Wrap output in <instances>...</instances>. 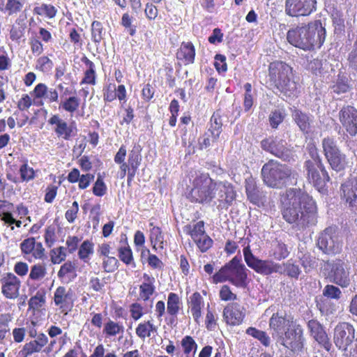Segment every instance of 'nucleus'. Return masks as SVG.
I'll list each match as a JSON object with an SVG mask.
<instances>
[{
	"mask_svg": "<svg viewBox=\"0 0 357 357\" xmlns=\"http://www.w3.org/2000/svg\"><path fill=\"white\" fill-rule=\"evenodd\" d=\"M281 213L289 224H295L303 230L317 222V206L312 196L297 188L286 191L282 201Z\"/></svg>",
	"mask_w": 357,
	"mask_h": 357,
	"instance_id": "1",
	"label": "nucleus"
},
{
	"mask_svg": "<svg viewBox=\"0 0 357 357\" xmlns=\"http://www.w3.org/2000/svg\"><path fill=\"white\" fill-rule=\"evenodd\" d=\"M216 197L220 206H231L236 198L233 184L227 181L213 179L208 173L197 174L192 181V188L187 198L192 203L208 204Z\"/></svg>",
	"mask_w": 357,
	"mask_h": 357,
	"instance_id": "2",
	"label": "nucleus"
},
{
	"mask_svg": "<svg viewBox=\"0 0 357 357\" xmlns=\"http://www.w3.org/2000/svg\"><path fill=\"white\" fill-rule=\"evenodd\" d=\"M326 37V30L320 20L301 24L290 29L287 33L289 43L304 51L320 49Z\"/></svg>",
	"mask_w": 357,
	"mask_h": 357,
	"instance_id": "3",
	"label": "nucleus"
},
{
	"mask_svg": "<svg viewBox=\"0 0 357 357\" xmlns=\"http://www.w3.org/2000/svg\"><path fill=\"white\" fill-rule=\"evenodd\" d=\"M244 260L248 267L256 273L269 275L273 273H282V268L280 264L268 259H260L253 255L250 246L248 245L243 250ZM283 273L291 278L297 279L301 274L299 266L290 261L283 264Z\"/></svg>",
	"mask_w": 357,
	"mask_h": 357,
	"instance_id": "4",
	"label": "nucleus"
},
{
	"mask_svg": "<svg viewBox=\"0 0 357 357\" xmlns=\"http://www.w3.org/2000/svg\"><path fill=\"white\" fill-rule=\"evenodd\" d=\"M268 76L271 85L286 96H295L298 83L294 80L293 68L282 61H273L268 68Z\"/></svg>",
	"mask_w": 357,
	"mask_h": 357,
	"instance_id": "5",
	"label": "nucleus"
},
{
	"mask_svg": "<svg viewBox=\"0 0 357 357\" xmlns=\"http://www.w3.org/2000/svg\"><path fill=\"white\" fill-rule=\"evenodd\" d=\"M248 271L241 257L235 256L212 275V282L213 284L229 282L237 288L245 289L249 283Z\"/></svg>",
	"mask_w": 357,
	"mask_h": 357,
	"instance_id": "6",
	"label": "nucleus"
},
{
	"mask_svg": "<svg viewBox=\"0 0 357 357\" xmlns=\"http://www.w3.org/2000/svg\"><path fill=\"white\" fill-rule=\"evenodd\" d=\"M312 160L304 162V169L307 180L320 192L327 191V183L330 182V176L322 162L315 146L309 149Z\"/></svg>",
	"mask_w": 357,
	"mask_h": 357,
	"instance_id": "7",
	"label": "nucleus"
},
{
	"mask_svg": "<svg viewBox=\"0 0 357 357\" xmlns=\"http://www.w3.org/2000/svg\"><path fill=\"white\" fill-rule=\"evenodd\" d=\"M142 149L140 146H134L128 152L127 161H125L127 149L121 145L114 155V160L119 165L120 176L123 178L127 175V184L130 186L142 163Z\"/></svg>",
	"mask_w": 357,
	"mask_h": 357,
	"instance_id": "8",
	"label": "nucleus"
},
{
	"mask_svg": "<svg viewBox=\"0 0 357 357\" xmlns=\"http://www.w3.org/2000/svg\"><path fill=\"white\" fill-rule=\"evenodd\" d=\"M294 173L291 167L273 159L266 162L261 171L264 182L273 188H282L286 185L288 181L294 178Z\"/></svg>",
	"mask_w": 357,
	"mask_h": 357,
	"instance_id": "9",
	"label": "nucleus"
},
{
	"mask_svg": "<svg viewBox=\"0 0 357 357\" xmlns=\"http://www.w3.org/2000/svg\"><path fill=\"white\" fill-rule=\"evenodd\" d=\"M277 341L294 354H300L305 349L303 328L297 324L292 328L286 331Z\"/></svg>",
	"mask_w": 357,
	"mask_h": 357,
	"instance_id": "10",
	"label": "nucleus"
},
{
	"mask_svg": "<svg viewBox=\"0 0 357 357\" xmlns=\"http://www.w3.org/2000/svg\"><path fill=\"white\" fill-rule=\"evenodd\" d=\"M260 146L264 151L284 161H289L293 158L292 151L287 146V142L278 137L271 135L263 139Z\"/></svg>",
	"mask_w": 357,
	"mask_h": 357,
	"instance_id": "11",
	"label": "nucleus"
},
{
	"mask_svg": "<svg viewBox=\"0 0 357 357\" xmlns=\"http://www.w3.org/2000/svg\"><path fill=\"white\" fill-rule=\"evenodd\" d=\"M356 338V329L352 324L347 321L339 322L334 328L333 342L341 351H347Z\"/></svg>",
	"mask_w": 357,
	"mask_h": 357,
	"instance_id": "12",
	"label": "nucleus"
},
{
	"mask_svg": "<svg viewBox=\"0 0 357 357\" xmlns=\"http://www.w3.org/2000/svg\"><path fill=\"white\" fill-rule=\"evenodd\" d=\"M297 324L294 316L275 312L271 317L268 325L271 331H272L273 337L278 340L286 331L292 328Z\"/></svg>",
	"mask_w": 357,
	"mask_h": 357,
	"instance_id": "13",
	"label": "nucleus"
},
{
	"mask_svg": "<svg viewBox=\"0 0 357 357\" xmlns=\"http://www.w3.org/2000/svg\"><path fill=\"white\" fill-rule=\"evenodd\" d=\"M53 301L60 312L67 315L72 311L74 306V293L70 289L59 286L54 292Z\"/></svg>",
	"mask_w": 357,
	"mask_h": 357,
	"instance_id": "14",
	"label": "nucleus"
},
{
	"mask_svg": "<svg viewBox=\"0 0 357 357\" xmlns=\"http://www.w3.org/2000/svg\"><path fill=\"white\" fill-rule=\"evenodd\" d=\"M341 202L354 209L357 203V176H350L341 184L340 188Z\"/></svg>",
	"mask_w": 357,
	"mask_h": 357,
	"instance_id": "15",
	"label": "nucleus"
},
{
	"mask_svg": "<svg viewBox=\"0 0 357 357\" xmlns=\"http://www.w3.org/2000/svg\"><path fill=\"white\" fill-rule=\"evenodd\" d=\"M316 0H287L286 13L291 17L307 16L316 9Z\"/></svg>",
	"mask_w": 357,
	"mask_h": 357,
	"instance_id": "16",
	"label": "nucleus"
},
{
	"mask_svg": "<svg viewBox=\"0 0 357 357\" xmlns=\"http://www.w3.org/2000/svg\"><path fill=\"white\" fill-rule=\"evenodd\" d=\"M339 121L347 133L354 137L357 134V109L351 105L343 106L338 113Z\"/></svg>",
	"mask_w": 357,
	"mask_h": 357,
	"instance_id": "17",
	"label": "nucleus"
},
{
	"mask_svg": "<svg viewBox=\"0 0 357 357\" xmlns=\"http://www.w3.org/2000/svg\"><path fill=\"white\" fill-rule=\"evenodd\" d=\"M246 310L241 304L235 302L227 304L223 309L222 317L227 325L239 326L245 317Z\"/></svg>",
	"mask_w": 357,
	"mask_h": 357,
	"instance_id": "18",
	"label": "nucleus"
},
{
	"mask_svg": "<svg viewBox=\"0 0 357 357\" xmlns=\"http://www.w3.org/2000/svg\"><path fill=\"white\" fill-rule=\"evenodd\" d=\"M1 293L6 298L15 299L20 295V280L13 273H7L0 280Z\"/></svg>",
	"mask_w": 357,
	"mask_h": 357,
	"instance_id": "19",
	"label": "nucleus"
},
{
	"mask_svg": "<svg viewBox=\"0 0 357 357\" xmlns=\"http://www.w3.org/2000/svg\"><path fill=\"white\" fill-rule=\"evenodd\" d=\"M48 123L55 126L54 131L59 138L66 141L70 140L77 135V128L60 118L58 114L52 115L48 120Z\"/></svg>",
	"mask_w": 357,
	"mask_h": 357,
	"instance_id": "20",
	"label": "nucleus"
},
{
	"mask_svg": "<svg viewBox=\"0 0 357 357\" xmlns=\"http://www.w3.org/2000/svg\"><path fill=\"white\" fill-rule=\"evenodd\" d=\"M307 327L310 335L318 344L327 351H330L332 344L324 326L317 320L311 319L307 322Z\"/></svg>",
	"mask_w": 357,
	"mask_h": 357,
	"instance_id": "21",
	"label": "nucleus"
},
{
	"mask_svg": "<svg viewBox=\"0 0 357 357\" xmlns=\"http://www.w3.org/2000/svg\"><path fill=\"white\" fill-rule=\"evenodd\" d=\"M127 91L123 84L118 86L114 83H107L104 85L102 89V98L105 103L112 102L118 99L120 102H126Z\"/></svg>",
	"mask_w": 357,
	"mask_h": 357,
	"instance_id": "22",
	"label": "nucleus"
},
{
	"mask_svg": "<svg viewBox=\"0 0 357 357\" xmlns=\"http://www.w3.org/2000/svg\"><path fill=\"white\" fill-rule=\"evenodd\" d=\"M182 303L179 296L174 292H170L167 296V313L169 316L167 324L176 326L177 316L181 308Z\"/></svg>",
	"mask_w": 357,
	"mask_h": 357,
	"instance_id": "23",
	"label": "nucleus"
},
{
	"mask_svg": "<svg viewBox=\"0 0 357 357\" xmlns=\"http://www.w3.org/2000/svg\"><path fill=\"white\" fill-rule=\"evenodd\" d=\"M188 310L190 312L195 323L199 324L204 307V298L199 292H194L187 300Z\"/></svg>",
	"mask_w": 357,
	"mask_h": 357,
	"instance_id": "24",
	"label": "nucleus"
},
{
	"mask_svg": "<svg viewBox=\"0 0 357 357\" xmlns=\"http://www.w3.org/2000/svg\"><path fill=\"white\" fill-rule=\"evenodd\" d=\"M143 282L139 287V300L149 301L155 292V279L148 273H144L142 276Z\"/></svg>",
	"mask_w": 357,
	"mask_h": 357,
	"instance_id": "25",
	"label": "nucleus"
},
{
	"mask_svg": "<svg viewBox=\"0 0 357 357\" xmlns=\"http://www.w3.org/2000/svg\"><path fill=\"white\" fill-rule=\"evenodd\" d=\"M196 50L192 42H182L177 50L176 57L184 65L192 64L195 62Z\"/></svg>",
	"mask_w": 357,
	"mask_h": 357,
	"instance_id": "26",
	"label": "nucleus"
},
{
	"mask_svg": "<svg viewBox=\"0 0 357 357\" xmlns=\"http://www.w3.org/2000/svg\"><path fill=\"white\" fill-rule=\"evenodd\" d=\"M94 178V174L91 173L80 174L77 168L72 169L67 176V180L70 183H78L79 190H85L89 187Z\"/></svg>",
	"mask_w": 357,
	"mask_h": 357,
	"instance_id": "27",
	"label": "nucleus"
},
{
	"mask_svg": "<svg viewBox=\"0 0 357 357\" xmlns=\"http://www.w3.org/2000/svg\"><path fill=\"white\" fill-rule=\"evenodd\" d=\"M81 61L84 65V68L80 84L96 85L97 73L95 63L85 55L81 58Z\"/></svg>",
	"mask_w": 357,
	"mask_h": 357,
	"instance_id": "28",
	"label": "nucleus"
},
{
	"mask_svg": "<svg viewBox=\"0 0 357 357\" xmlns=\"http://www.w3.org/2000/svg\"><path fill=\"white\" fill-rule=\"evenodd\" d=\"M245 188L248 199L251 203L257 206L262 203L263 195L254 178L250 176L245 179Z\"/></svg>",
	"mask_w": 357,
	"mask_h": 357,
	"instance_id": "29",
	"label": "nucleus"
},
{
	"mask_svg": "<svg viewBox=\"0 0 357 357\" xmlns=\"http://www.w3.org/2000/svg\"><path fill=\"white\" fill-rule=\"evenodd\" d=\"M333 229L328 227L319 235L317 240V246L324 253L334 252L335 241L332 236Z\"/></svg>",
	"mask_w": 357,
	"mask_h": 357,
	"instance_id": "30",
	"label": "nucleus"
},
{
	"mask_svg": "<svg viewBox=\"0 0 357 357\" xmlns=\"http://www.w3.org/2000/svg\"><path fill=\"white\" fill-rule=\"evenodd\" d=\"M331 277L333 282L342 287H347L350 284L349 273L344 270L343 263L340 261L333 264Z\"/></svg>",
	"mask_w": 357,
	"mask_h": 357,
	"instance_id": "31",
	"label": "nucleus"
},
{
	"mask_svg": "<svg viewBox=\"0 0 357 357\" xmlns=\"http://www.w3.org/2000/svg\"><path fill=\"white\" fill-rule=\"evenodd\" d=\"M326 159L331 167L336 172L344 170L349 164L347 155L341 150L333 153Z\"/></svg>",
	"mask_w": 357,
	"mask_h": 357,
	"instance_id": "32",
	"label": "nucleus"
},
{
	"mask_svg": "<svg viewBox=\"0 0 357 357\" xmlns=\"http://www.w3.org/2000/svg\"><path fill=\"white\" fill-rule=\"evenodd\" d=\"M58 278L65 282H71L77 277V265L75 261H67L60 267Z\"/></svg>",
	"mask_w": 357,
	"mask_h": 357,
	"instance_id": "33",
	"label": "nucleus"
},
{
	"mask_svg": "<svg viewBox=\"0 0 357 357\" xmlns=\"http://www.w3.org/2000/svg\"><path fill=\"white\" fill-rule=\"evenodd\" d=\"M292 117L303 133L308 134L311 132L312 119L308 114L299 109H294L292 113Z\"/></svg>",
	"mask_w": 357,
	"mask_h": 357,
	"instance_id": "34",
	"label": "nucleus"
},
{
	"mask_svg": "<svg viewBox=\"0 0 357 357\" xmlns=\"http://www.w3.org/2000/svg\"><path fill=\"white\" fill-rule=\"evenodd\" d=\"M205 222L204 220H199L194 224H187L183 227V232L191 237L194 241L198 238H201L206 233Z\"/></svg>",
	"mask_w": 357,
	"mask_h": 357,
	"instance_id": "35",
	"label": "nucleus"
},
{
	"mask_svg": "<svg viewBox=\"0 0 357 357\" xmlns=\"http://www.w3.org/2000/svg\"><path fill=\"white\" fill-rule=\"evenodd\" d=\"M289 255L287 245L281 241L273 242L269 250V256L276 260L286 259Z\"/></svg>",
	"mask_w": 357,
	"mask_h": 357,
	"instance_id": "36",
	"label": "nucleus"
},
{
	"mask_svg": "<svg viewBox=\"0 0 357 357\" xmlns=\"http://www.w3.org/2000/svg\"><path fill=\"white\" fill-rule=\"evenodd\" d=\"M46 303V291L45 289L38 290L28 301L29 310L33 312L40 311Z\"/></svg>",
	"mask_w": 357,
	"mask_h": 357,
	"instance_id": "37",
	"label": "nucleus"
},
{
	"mask_svg": "<svg viewBox=\"0 0 357 357\" xmlns=\"http://www.w3.org/2000/svg\"><path fill=\"white\" fill-rule=\"evenodd\" d=\"M13 319L11 313L0 314V343H2L10 335V325Z\"/></svg>",
	"mask_w": 357,
	"mask_h": 357,
	"instance_id": "38",
	"label": "nucleus"
},
{
	"mask_svg": "<svg viewBox=\"0 0 357 357\" xmlns=\"http://www.w3.org/2000/svg\"><path fill=\"white\" fill-rule=\"evenodd\" d=\"M157 326L151 321H144L139 323L135 328L136 335L142 340L150 337L152 333L157 332Z\"/></svg>",
	"mask_w": 357,
	"mask_h": 357,
	"instance_id": "39",
	"label": "nucleus"
},
{
	"mask_svg": "<svg viewBox=\"0 0 357 357\" xmlns=\"http://www.w3.org/2000/svg\"><path fill=\"white\" fill-rule=\"evenodd\" d=\"M80 104V98L77 96H72L61 100L59 109L73 114L79 109Z\"/></svg>",
	"mask_w": 357,
	"mask_h": 357,
	"instance_id": "40",
	"label": "nucleus"
},
{
	"mask_svg": "<svg viewBox=\"0 0 357 357\" xmlns=\"http://www.w3.org/2000/svg\"><path fill=\"white\" fill-rule=\"evenodd\" d=\"M149 226L152 227L150 229V241L153 248L155 250L157 248L162 250L164 248V236L161 228L153 226V222H150Z\"/></svg>",
	"mask_w": 357,
	"mask_h": 357,
	"instance_id": "41",
	"label": "nucleus"
},
{
	"mask_svg": "<svg viewBox=\"0 0 357 357\" xmlns=\"http://www.w3.org/2000/svg\"><path fill=\"white\" fill-rule=\"evenodd\" d=\"M124 332V326L119 322H116L112 319L104 324L102 333L107 337H115L119 334H123Z\"/></svg>",
	"mask_w": 357,
	"mask_h": 357,
	"instance_id": "42",
	"label": "nucleus"
},
{
	"mask_svg": "<svg viewBox=\"0 0 357 357\" xmlns=\"http://www.w3.org/2000/svg\"><path fill=\"white\" fill-rule=\"evenodd\" d=\"M118 256L119 259L126 266H130L132 268L136 266L132 250L128 243L118 248Z\"/></svg>",
	"mask_w": 357,
	"mask_h": 357,
	"instance_id": "43",
	"label": "nucleus"
},
{
	"mask_svg": "<svg viewBox=\"0 0 357 357\" xmlns=\"http://www.w3.org/2000/svg\"><path fill=\"white\" fill-rule=\"evenodd\" d=\"M48 91L47 86L44 83H38L36 85L33 90L30 92V95L33 98V105L36 106H43L44 102L43 98H45Z\"/></svg>",
	"mask_w": 357,
	"mask_h": 357,
	"instance_id": "44",
	"label": "nucleus"
},
{
	"mask_svg": "<svg viewBox=\"0 0 357 357\" xmlns=\"http://www.w3.org/2000/svg\"><path fill=\"white\" fill-rule=\"evenodd\" d=\"M181 344L185 357L195 356V352L197 349V344L192 336H184L181 341Z\"/></svg>",
	"mask_w": 357,
	"mask_h": 357,
	"instance_id": "45",
	"label": "nucleus"
},
{
	"mask_svg": "<svg viewBox=\"0 0 357 357\" xmlns=\"http://www.w3.org/2000/svg\"><path fill=\"white\" fill-rule=\"evenodd\" d=\"M246 334L252 336V337L258 340L261 344L268 347L270 346L271 344V338L266 333V332L264 331H261L257 329L255 327H248L245 331Z\"/></svg>",
	"mask_w": 357,
	"mask_h": 357,
	"instance_id": "46",
	"label": "nucleus"
},
{
	"mask_svg": "<svg viewBox=\"0 0 357 357\" xmlns=\"http://www.w3.org/2000/svg\"><path fill=\"white\" fill-rule=\"evenodd\" d=\"M33 13L49 19L54 18L57 14V9L52 4L42 3L33 8Z\"/></svg>",
	"mask_w": 357,
	"mask_h": 357,
	"instance_id": "47",
	"label": "nucleus"
},
{
	"mask_svg": "<svg viewBox=\"0 0 357 357\" xmlns=\"http://www.w3.org/2000/svg\"><path fill=\"white\" fill-rule=\"evenodd\" d=\"M54 68V62L47 55L39 56L36 61L35 69L43 73H50Z\"/></svg>",
	"mask_w": 357,
	"mask_h": 357,
	"instance_id": "48",
	"label": "nucleus"
},
{
	"mask_svg": "<svg viewBox=\"0 0 357 357\" xmlns=\"http://www.w3.org/2000/svg\"><path fill=\"white\" fill-rule=\"evenodd\" d=\"M47 275V268L43 264H36L31 267L29 279L32 281H40Z\"/></svg>",
	"mask_w": 357,
	"mask_h": 357,
	"instance_id": "49",
	"label": "nucleus"
},
{
	"mask_svg": "<svg viewBox=\"0 0 357 357\" xmlns=\"http://www.w3.org/2000/svg\"><path fill=\"white\" fill-rule=\"evenodd\" d=\"M321 146L325 158H328L333 153H336L337 151L340 150L338 146L337 145L336 141L332 137H324L322 139Z\"/></svg>",
	"mask_w": 357,
	"mask_h": 357,
	"instance_id": "50",
	"label": "nucleus"
},
{
	"mask_svg": "<svg viewBox=\"0 0 357 357\" xmlns=\"http://www.w3.org/2000/svg\"><path fill=\"white\" fill-rule=\"evenodd\" d=\"M93 249L94 244L91 241H84L79 248V258L84 262H88L89 256L93 253Z\"/></svg>",
	"mask_w": 357,
	"mask_h": 357,
	"instance_id": "51",
	"label": "nucleus"
},
{
	"mask_svg": "<svg viewBox=\"0 0 357 357\" xmlns=\"http://www.w3.org/2000/svg\"><path fill=\"white\" fill-rule=\"evenodd\" d=\"M105 31L102 24L97 20L91 23V40L95 44H99L104 38Z\"/></svg>",
	"mask_w": 357,
	"mask_h": 357,
	"instance_id": "52",
	"label": "nucleus"
},
{
	"mask_svg": "<svg viewBox=\"0 0 357 357\" xmlns=\"http://www.w3.org/2000/svg\"><path fill=\"white\" fill-rule=\"evenodd\" d=\"M38 242L36 241L35 238L30 237L23 240L20 245L22 255L29 261H31V259L29 258L30 252L32 250V248H35V245Z\"/></svg>",
	"mask_w": 357,
	"mask_h": 357,
	"instance_id": "53",
	"label": "nucleus"
},
{
	"mask_svg": "<svg viewBox=\"0 0 357 357\" xmlns=\"http://www.w3.org/2000/svg\"><path fill=\"white\" fill-rule=\"evenodd\" d=\"M243 88L245 89V94L243 105L245 112H247L250 110L254 104V97L252 93V86L250 83L247 82L244 84Z\"/></svg>",
	"mask_w": 357,
	"mask_h": 357,
	"instance_id": "54",
	"label": "nucleus"
},
{
	"mask_svg": "<svg viewBox=\"0 0 357 357\" xmlns=\"http://www.w3.org/2000/svg\"><path fill=\"white\" fill-rule=\"evenodd\" d=\"M20 174L22 181L29 182L36 177V172L33 167L29 166L27 161H25L20 167Z\"/></svg>",
	"mask_w": 357,
	"mask_h": 357,
	"instance_id": "55",
	"label": "nucleus"
},
{
	"mask_svg": "<svg viewBox=\"0 0 357 357\" xmlns=\"http://www.w3.org/2000/svg\"><path fill=\"white\" fill-rule=\"evenodd\" d=\"M334 93L340 94L344 93L349 91L350 85L348 82V79L344 76H338V78L332 86Z\"/></svg>",
	"mask_w": 357,
	"mask_h": 357,
	"instance_id": "56",
	"label": "nucleus"
},
{
	"mask_svg": "<svg viewBox=\"0 0 357 357\" xmlns=\"http://www.w3.org/2000/svg\"><path fill=\"white\" fill-rule=\"evenodd\" d=\"M201 252H207L213 245V239L206 234L194 241Z\"/></svg>",
	"mask_w": 357,
	"mask_h": 357,
	"instance_id": "57",
	"label": "nucleus"
},
{
	"mask_svg": "<svg viewBox=\"0 0 357 357\" xmlns=\"http://www.w3.org/2000/svg\"><path fill=\"white\" fill-rule=\"evenodd\" d=\"M107 188L103 177L98 175L92 188V192L95 196L102 197L107 193Z\"/></svg>",
	"mask_w": 357,
	"mask_h": 357,
	"instance_id": "58",
	"label": "nucleus"
},
{
	"mask_svg": "<svg viewBox=\"0 0 357 357\" xmlns=\"http://www.w3.org/2000/svg\"><path fill=\"white\" fill-rule=\"evenodd\" d=\"M331 17L335 33H340L344 32L345 24L342 14L339 11H335L332 14Z\"/></svg>",
	"mask_w": 357,
	"mask_h": 357,
	"instance_id": "59",
	"label": "nucleus"
},
{
	"mask_svg": "<svg viewBox=\"0 0 357 357\" xmlns=\"http://www.w3.org/2000/svg\"><path fill=\"white\" fill-rule=\"evenodd\" d=\"M23 3L20 0H6L5 12L9 15L17 14L22 11Z\"/></svg>",
	"mask_w": 357,
	"mask_h": 357,
	"instance_id": "60",
	"label": "nucleus"
},
{
	"mask_svg": "<svg viewBox=\"0 0 357 357\" xmlns=\"http://www.w3.org/2000/svg\"><path fill=\"white\" fill-rule=\"evenodd\" d=\"M63 246L54 248L50 251L51 261L54 264H59L66 259V254Z\"/></svg>",
	"mask_w": 357,
	"mask_h": 357,
	"instance_id": "61",
	"label": "nucleus"
},
{
	"mask_svg": "<svg viewBox=\"0 0 357 357\" xmlns=\"http://www.w3.org/2000/svg\"><path fill=\"white\" fill-rule=\"evenodd\" d=\"M119 267V261L114 257H106L102 261V268L106 273H113Z\"/></svg>",
	"mask_w": 357,
	"mask_h": 357,
	"instance_id": "62",
	"label": "nucleus"
},
{
	"mask_svg": "<svg viewBox=\"0 0 357 357\" xmlns=\"http://www.w3.org/2000/svg\"><path fill=\"white\" fill-rule=\"evenodd\" d=\"M284 115L279 109L272 111L268 116L270 126L272 128L276 129L279 125L284 121Z\"/></svg>",
	"mask_w": 357,
	"mask_h": 357,
	"instance_id": "63",
	"label": "nucleus"
},
{
	"mask_svg": "<svg viewBox=\"0 0 357 357\" xmlns=\"http://www.w3.org/2000/svg\"><path fill=\"white\" fill-rule=\"evenodd\" d=\"M219 297L222 301H234L237 299L236 294L232 292L230 287L227 284H224L220 287Z\"/></svg>",
	"mask_w": 357,
	"mask_h": 357,
	"instance_id": "64",
	"label": "nucleus"
}]
</instances>
